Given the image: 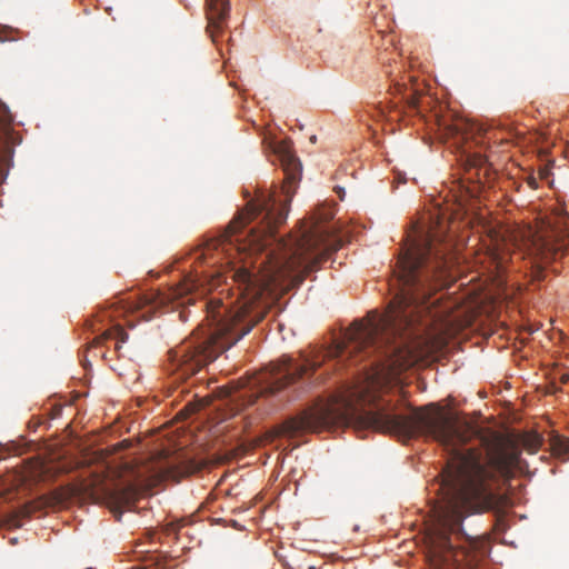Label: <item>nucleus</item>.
<instances>
[{
    "mask_svg": "<svg viewBox=\"0 0 569 569\" xmlns=\"http://www.w3.org/2000/svg\"><path fill=\"white\" fill-rule=\"evenodd\" d=\"M272 149L284 172L280 193L259 192L223 231L193 252V271L172 289V297L181 298L206 283L216 287L230 279L237 290L234 301H206L207 323L169 351V369L178 379L193 376L236 345L266 317L281 291L299 286L342 246L329 228L303 224L288 239L278 240L276 249L261 258L258 268L256 262L249 267L244 259L237 267L236 256L262 253L276 241V229L287 219L288 204L300 179L301 163L291 142L276 141Z\"/></svg>",
    "mask_w": 569,
    "mask_h": 569,
    "instance_id": "1",
    "label": "nucleus"
},
{
    "mask_svg": "<svg viewBox=\"0 0 569 569\" xmlns=\"http://www.w3.org/2000/svg\"><path fill=\"white\" fill-rule=\"evenodd\" d=\"M367 423L376 430L408 440L425 436L437 441L448 453L443 483L450 496L438 513V525L430 535L427 559L430 569H469L465 548H455L451 535L462 531L469 513L501 508L507 497L499 492L501 481L522 469L518 442L501 432L481 429L458 412L437 403L418 408L411 415L387 409L366 413Z\"/></svg>",
    "mask_w": 569,
    "mask_h": 569,
    "instance_id": "2",
    "label": "nucleus"
},
{
    "mask_svg": "<svg viewBox=\"0 0 569 569\" xmlns=\"http://www.w3.org/2000/svg\"><path fill=\"white\" fill-rule=\"evenodd\" d=\"M452 263L451 244L438 232L416 230L398 258L393 274L400 289L386 312L373 310L356 320L346 332V342L330 355L355 361L377 355L367 373V389L380 390L443 350L459 326L433 312L428 299L445 284Z\"/></svg>",
    "mask_w": 569,
    "mask_h": 569,
    "instance_id": "3",
    "label": "nucleus"
},
{
    "mask_svg": "<svg viewBox=\"0 0 569 569\" xmlns=\"http://www.w3.org/2000/svg\"><path fill=\"white\" fill-rule=\"evenodd\" d=\"M305 370L302 366H295L290 358H284L281 365H274L270 370L231 381L227 396L232 401H241L242 407L252 405L259 396L274 393L301 378Z\"/></svg>",
    "mask_w": 569,
    "mask_h": 569,
    "instance_id": "4",
    "label": "nucleus"
},
{
    "mask_svg": "<svg viewBox=\"0 0 569 569\" xmlns=\"http://www.w3.org/2000/svg\"><path fill=\"white\" fill-rule=\"evenodd\" d=\"M513 240L518 253L527 254L532 259L531 268L535 280H542V264L557 260L561 254V247L551 234L537 231L531 227L517 230Z\"/></svg>",
    "mask_w": 569,
    "mask_h": 569,
    "instance_id": "5",
    "label": "nucleus"
},
{
    "mask_svg": "<svg viewBox=\"0 0 569 569\" xmlns=\"http://www.w3.org/2000/svg\"><path fill=\"white\" fill-rule=\"evenodd\" d=\"M342 419V413L330 403H322L303 411L300 416L286 421L280 430L283 435L300 431H322Z\"/></svg>",
    "mask_w": 569,
    "mask_h": 569,
    "instance_id": "6",
    "label": "nucleus"
},
{
    "mask_svg": "<svg viewBox=\"0 0 569 569\" xmlns=\"http://www.w3.org/2000/svg\"><path fill=\"white\" fill-rule=\"evenodd\" d=\"M13 118L7 106L0 101V184L8 172V161L11 153Z\"/></svg>",
    "mask_w": 569,
    "mask_h": 569,
    "instance_id": "7",
    "label": "nucleus"
},
{
    "mask_svg": "<svg viewBox=\"0 0 569 569\" xmlns=\"http://www.w3.org/2000/svg\"><path fill=\"white\" fill-rule=\"evenodd\" d=\"M229 11V0H206L207 32L214 43L227 26Z\"/></svg>",
    "mask_w": 569,
    "mask_h": 569,
    "instance_id": "8",
    "label": "nucleus"
},
{
    "mask_svg": "<svg viewBox=\"0 0 569 569\" xmlns=\"http://www.w3.org/2000/svg\"><path fill=\"white\" fill-rule=\"evenodd\" d=\"M447 134L457 139V142H468L469 139L476 143H483L489 133L481 124L463 118H457L445 127Z\"/></svg>",
    "mask_w": 569,
    "mask_h": 569,
    "instance_id": "9",
    "label": "nucleus"
},
{
    "mask_svg": "<svg viewBox=\"0 0 569 569\" xmlns=\"http://www.w3.org/2000/svg\"><path fill=\"white\" fill-rule=\"evenodd\" d=\"M121 306L114 309V313L110 315V317H117L120 313H134L140 312V317L144 319H149L156 308L162 303V300L159 299L154 293L143 295V296H131L128 298L126 302L121 301Z\"/></svg>",
    "mask_w": 569,
    "mask_h": 569,
    "instance_id": "10",
    "label": "nucleus"
},
{
    "mask_svg": "<svg viewBox=\"0 0 569 569\" xmlns=\"http://www.w3.org/2000/svg\"><path fill=\"white\" fill-rule=\"evenodd\" d=\"M109 339H114V349L120 350V345L127 341L128 335L123 330L122 326L117 323L112 328L106 330L101 336L96 337L92 343L89 346V349L94 348L97 345H100Z\"/></svg>",
    "mask_w": 569,
    "mask_h": 569,
    "instance_id": "11",
    "label": "nucleus"
},
{
    "mask_svg": "<svg viewBox=\"0 0 569 569\" xmlns=\"http://www.w3.org/2000/svg\"><path fill=\"white\" fill-rule=\"evenodd\" d=\"M101 493L112 499L116 505L124 506L129 505L133 500L136 496V489L132 486L118 489L102 487Z\"/></svg>",
    "mask_w": 569,
    "mask_h": 569,
    "instance_id": "12",
    "label": "nucleus"
},
{
    "mask_svg": "<svg viewBox=\"0 0 569 569\" xmlns=\"http://www.w3.org/2000/svg\"><path fill=\"white\" fill-rule=\"evenodd\" d=\"M202 468V463L194 460H183L179 463L171 466L167 470V475L174 479L182 478L199 471Z\"/></svg>",
    "mask_w": 569,
    "mask_h": 569,
    "instance_id": "13",
    "label": "nucleus"
},
{
    "mask_svg": "<svg viewBox=\"0 0 569 569\" xmlns=\"http://www.w3.org/2000/svg\"><path fill=\"white\" fill-rule=\"evenodd\" d=\"M39 508L36 502H28L8 515L6 522L11 527H21V519L30 517Z\"/></svg>",
    "mask_w": 569,
    "mask_h": 569,
    "instance_id": "14",
    "label": "nucleus"
},
{
    "mask_svg": "<svg viewBox=\"0 0 569 569\" xmlns=\"http://www.w3.org/2000/svg\"><path fill=\"white\" fill-rule=\"evenodd\" d=\"M551 452L562 459L569 460V437L555 436L550 440Z\"/></svg>",
    "mask_w": 569,
    "mask_h": 569,
    "instance_id": "15",
    "label": "nucleus"
},
{
    "mask_svg": "<svg viewBox=\"0 0 569 569\" xmlns=\"http://www.w3.org/2000/svg\"><path fill=\"white\" fill-rule=\"evenodd\" d=\"M489 256L497 269H502L507 262V254L498 244L489 250Z\"/></svg>",
    "mask_w": 569,
    "mask_h": 569,
    "instance_id": "16",
    "label": "nucleus"
},
{
    "mask_svg": "<svg viewBox=\"0 0 569 569\" xmlns=\"http://www.w3.org/2000/svg\"><path fill=\"white\" fill-rule=\"evenodd\" d=\"M322 359H325V356H321V359H320V356H317L313 359H307L306 362L302 363V365L296 363V362H293V365L295 366H302V367L306 368V370L302 372V376H303L308 371H315L318 367H320Z\"/></svg>",
    "mask_w": 569,
    "mask_h": 569,
    "instance_id": "17",
    "label": "nucleus"
},
{
    "mask_svg": "<svg viewBox=\"0 0 569 569\" xmlns=\"http://www.w3.org/2000/svg\"><path fill=\"white\" fill-rule=\"evenodd\" d=\"M522 445L525 448H527L530 452H536L540 446V439L537 436H527Z\"/></svg>",
    "mask_w": 569,
    "mask_h": 569,
    "instance_id": "18",
    "label": "nucleus"
},
{
    "mask_svg": "<svg viewBox=\"0 0 569 569\" xmlns=\"http://www.w3.org/2000/svg\"><path fill=\"white\" fill-rule=\"evenodd\" d=\"M486 162L485 157L481 154H475L473 159L471 160V166L473 167H482Z\"/></svg>",
    "mask_w": 569,
    "mask_h": 569,
    "instance_id": "19",
    "label": "nucleus"
},
{
    "mask_svg": "<svg viewBox=\"0 0 569 569\" xmlns=\"http://www.w3.org/2000/svg\"><path fill=\"white\" fill-rule=\"evenodd\" d=\"M409 103L412 106V107H417V100L415 97H411Z\"/></svg>",
    "mask_w": 569,
    "mask_h": 569,
    "instance_id": "20",
    "label": "nucleus"
},
{
    "mask_svg": "<svg viewBox=\"0 0 569 569\" xmlns=\"http://www.w3.org/2000/svg\"><path fill=\"white\" fill-rule=\"evenodd\" d=\"M382 113H383V112H382V110H378V114H377V116H378V117H381V116H382Z\"/></svg>",
    "mask_w": 569,
    "mask_h": 569,
    "instance_id": "21",
    "label": "nucleus"
}]
</instances>
